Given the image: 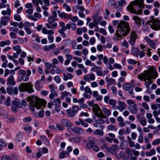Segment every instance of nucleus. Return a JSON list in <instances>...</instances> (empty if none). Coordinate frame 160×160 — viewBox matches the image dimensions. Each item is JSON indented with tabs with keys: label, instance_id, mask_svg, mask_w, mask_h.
<instances>
[{
	"label": "nucleus",
	"instance_id": "obj_1",
	"mask_svg": "<svg viewBox=\"0 0 160 160\" xmlns=\"http://www.w3.org/2000/svg\"><path fill=\"white\" fill-rule=\"evenodd\" d=\"M158 77V73L155 69L151 67L150 69L145 70L142 73L138 75V78L145 82L144 85L147 88Z\"/></svg>",
	"mask_w": 160,
	"mask_h": 160
},
{
	"label": "nucleus",
	"instance_id": "obj_2",
	"mask_svg": "<svg viewBox=\"0 0 160 160\" xmlns=\"http://www.w3.org/2000/svg\"><path fill=\"white\" fill-rule=\"evenodd\" d=\"M114 26L118 25L116 35L118 38H122L123 37L126 36L130 31L129 24L124 21H121L119 22L118 20H114L112 22Z\"/></svg>",
	"mask_w": 160,
	"mask_h": 160
},
{
	"label": "nucleus",
	"instance_id": "obj_3",
	"mask_svg": "<svg viewBox=\"0 0 160 160\" xmlns=\"http://www.w3.org/2000/svg\"><path fill=\"white\" fill-rule=\"evenodd\" d=\"M144 0H135L131 2L127 7V10L131 13L139 15L142 14L144 8Z\"/></svg>",
	"mask_w": 160,
	"mask_h": 160
},
{
	"label": "nucleus",
	"instance_id": "obj_4",
	"mask_svg": "<svg viewBox=\"0 0 160 160\" xmlns=\"http://www.w3.org/2000/svg\"><path fill=\"white\" fill-rule=\"evenodd\" d=\"M28 101L29 102V108L32 111H34L35 108L38 109L43 108L46 104V101L44 99H41L35 96H31L28 97Z\"/></svg>",
	"mask_w": 160,
	"mask_h": 160
},
{
	"label": "nucleus",
	"instance_id": "obj_5",
	"mask_svg": "<svg viewBox=\"0 0 160 160\" xmlns=\"http://www.w3.org/2000/svg\"><path fill=\"white\" fill-rule=\"evenodd\" d=\"M32 85L30 82L23 83L21 84L19 86V91L21 92L27 91L29 93H31L34 92V89L32 88Z\"/></svg>",
	"mask_w": 160,
	"mask_h": 160
},
{
	"label": "nucleus",
	"instance_id": "obj_6",
	"mask_svg": "<svg viewBox=\"0 0 160 160\" xmlns=\"http://www.w3.org/2000/svg\"><path fill=\"white\" fill-rule=\"evenodd\" d=\"M126 101L128 105V110L131 113L133 114H137L138 108L135 102L131 99L127 100Z\"/></svg>",
	"mask_w": 160,
	"mask_h": 160
},
{
	"label": "nucleus",
	"instance_id": "obj_7",
	"mask_svg": "<svg viewBox=\"0 0 160 160\" xmlns=\"http://www.w3.org/2000/svg\"><path fill=\"white\" fill-rule=\"evenodd\" d=\"M99 140L101 142H103L104 143L103 146L107 151L115 155L117 154V152L119 149L118 146L115 144L112 145L111 147H108L106 143L102 139H100Z\"/></svg>",
	"mask_w": 160,
	"mask_h": 160
},
{
	"label": "nucleus",
	"instance_id": "obj_8",
	"mask_svg": "<svg viewBox=\"0 0 160 160\" xmlns=\"http://www.w3.org/2000/svg\"><path fill=\"white\" fill-rule=\"evenodd\" d=\"M92 111L95 115L100 118H105L106 115L102 112L100 107L96 104H95L92 108Z\"/></svg>",
	"mask_w": 160,
	"mask_h": 160
},
{
	"label": "nucleus",
	"instance_id": "obj_9",
	"mask_svg": "<svg viewBox=\"0 0 160 160\" xmlns=\"http://www.w3.org/2000/svg\"><path fill=\"white\" fill-rule=\"evenodd\" d=\"M31 72L30 70L28 69L25 70L21 69L18 71V74L20 76H22V79L24 82L28 81L29 79V77L31 75Z\"/></svg>",
	"mask_w": 160,
	"mask_h": 160
},
{
	"label": "nucleus",
	"instance_id": "obj_10",
	"mask_svg": "<svg viewBox=\"0 0 160 160\" xmlns=\"http://www.w3.org/2000/svg\"><path fill=\"white\" fill-rule=\"evenodd\" d=\"M80 90L82 92L84 91L83 95L84 98L88 99L91 98L92 92L89 87L86 86L84 88L83 86H81L80 88Z\"/></svg>",
	"mask_w": 160,
	"mask_h": 160
},
{
	"label": "nucleus",
	"instance_id": "obj_11",
	"mask_svg": "<svg viewBox=\"0 0 160 160\" xmlns=\"http://www.w3.org/2000/svg\"><path fill=\"white\" fill-rule=\"evenodd\" d=\"M42 33L45 34H48V39L51 43H52L54 41V37L52 35L54 34V32L52 30H48L46 28H43L42 29Z\"/></svg>",
	"mask_w": 160,
	"mask_h": 160
},
{
	"label": "nucleus",
	"instance_id": "obj_12",
	"mask_svg": "<svg viewBox=\"0 0 160 160\" xmlns=\"http://www.w3.org/2000/svg\"><path fill=\"white\" fill-rule=\"evenodd\" d=\"M19 108H21V102L18 99L15 98L12 102V110L16 112Z\"/></svg>",
	"mask_w": 160,
	"mask_h": 160
},
{
	"label": "nucleus",
	"instance_id": "obj_13",
	"mask_svg": "<svg viewBox=\"0 0 160 160\" xmlns=\"http://www.w3.org/2000/svg\"><path fill=\"white\" fill-rule=\"evenodd\" d=\"M149 24L151 28L153 29L158 30L160 28V21L158 19L156 18L155 20L151 21Z\"/></svg>",
	"mask_w": 160,
	"mask_h": 160
},
{
	"label": "nucleus",
	"instance_id": "obj_14",
	"mask_svg": "<svg viewBox=\"0 0 160 160\" xmlns=\"http://www.w3.org/2000/svg\"><path fill=\"white\" fill-rule=\"evenodd\" d=\"M88 140V142L86 144V147L88 149H90L92 147L95 145L98 142L97 139L92 137H89Z\"/></svg>",
	"mask_w": 160,
	"mask_h": 160
},
{
	"label": "nucleus",
	"instance_id": "obj_15",
	"mask_svg": "<svg viewBox=\"0 0 160 160\" xmlns=\"http://www.w3.org/2000/svg\"><path fill=\"white\" fill-rule=\"evenodd\" d=\"M118 105L117 107V109L120 112L123 111L126 108L127 106L125 102L120 101H118Z\"/></svg>",
	"mask_w": 160,
	"mask_h": 160
},
{
	"label": "nucleus",
	"instance_id": "obj_16",
	"mask_svg": "<svg viewBox=\"0 0 160 160\" xmlns=\"http://www.w3.org/2000/svg\"><path fill=\"white\" fill-rule=\"evenodd\" d=\"M61 124L65 127H72V124L71 122L68 119H63L61 120Z\"/></svg>",
	"mask_w": 160,
	"mask_h": 160
},
{
	"label": "nucleus",
	"instance_id": "obj_17",
	"mask_svg": "<svg viewBox=\"0 0 160 160\" xmlns=\"http://www.w3.org/2000/svg\"><path fill=\"white\" fill-rule=\"evenodd\" d=\"M75 123L77 126H79L81 125L85 128L87 127L88 126V124L86 123L84 120L81 118L78 119L77 121L75 122Z\"/></svg>",
	"mask_w": 160,
	"mask_h": 160
},
{
	"label": "nucleus",
	"instance_id": "obj_18",
	"mask_svg": "<svg viewBox=\"0 0 160 160\" xmlns=\"http://www.w3.org/2000/svg\"><path fill=\"white\" fill-rule=\"evenodd\" d=\"M10 17L8 16L2 17L0 19V22L3 26H6L7 22L10 21Z\"/></svg>",
	"mask_w": 160,
	"mask_h": 160
},
{
	"label": "nucleus",
	"instance_id": "obj_19",
	"mask_svg": "<svg viewBox=\"0 0 160 160\" xmlns=\"http://www.w3.org/2000/svg\"><path fill=\"white\" fill-rule=\"evenodd\" d=\"M81 138L80 137H73L69 139V141L72 143L77 144L81 142Z\"/></svg>",
	"mask_w": 160,
	"mask_h": 160
},
{
	"label": "nucleus",
	"instance_id": "obj_20",
	"mask_svg": "<svg viewBox=\"0 0 160 160\" xmlns=\"http://www.w3.org/2000/svg\"><path fill=\"white\" fill-rule=\"evenodd\" d=\"M58 16L60 18H61L63 19H69L71 18V15L70 14H67L65 12L60 13L59 11H58Z\"/></svg>",
	"mask_w": 160,
	"mask_h": 160
},
{
	"label": "nucleus",
	"instance_id": "obj_21",
	"mask_svg": "<svg viewBox=\"0 0 160 160\" xmlns=\"http://www.w3.org/2000/svg\"><path fill=\"white\" fill-rule=\"evenodd\" d=\"M55 48V46L54 44H53L51 45H46L43 47V50L44 51L46 52L49 51L52 49H53Z\"/></svg>",
	"mask_w": 160,
	"mask_h": 160
},
{
	"label": "nucleus",
	"instance_id": "obj_22",
	"mask_svg": "<svg viewBox=\"0 0 160 160\" xmlns=\"http://www.w3.org/2000/svg\"><path fill=\"white\" fill-rule=\"evenodd\" d=\"M102 118L97 119L96 120L95 123H93V126L96 128H98V124H101L104 123L105 121Z\"/></svg>",
	"mask_w": 160,
	"mask_h": 160
},
{
	"label": "nucleus",
	"instance_id": "obj_23",
	"mask_svg": "<svg viewBox=\"0 0 160 160\" xmlns=\"http://www.w3.org/2000/svg\"><path fill=\"white\" fill-rule=\"evenodd\" d=\"M83 132V130L77 126L74 127L73 133L77 134H79L82 133Z\"/></svg>",
	"mask_w": 160,
	"mask_h": 160
},
{
	"label": "nucleus",
	"instance_id": "obj_24",
	"mask_svg": "<svg viewBox=\"0 0 160 160\" xmlns=\"http://www.w3.org/2000/svg\"><path fill=\"white\" fill-rule=\"evenodd\" d=\"M63 79L64 81H67L68 79H71L73 77L72 75L69 73H63Z\"/></svg>",
	"mask_w": 160,
	"mask_h": 160
},
{
	"label": "nucleus",
	"instance_id": "obj_25",
	"mask_svg": "<svg viewBox=\"0 0 160 160\" xmlns=\"http://www.w3.org/2000/svg\"><path fill=\"white\" fill-rule=\"evenodd\" d=\"M68 96H72V94L70 92H68L67 91H64L61 92V98L62 99H63L65 97Z\"/></svg>",
	"mask_w": 160,
	"mask_h": 160
},
{
	"label": "nucleus",
	"instance_id": "obj_26",
	"mask_svg": "<svg viewBox=\"0 0 160 160\" xmlns=\"http://www.w3.org/2000/svg\"><path fill=\"white\" fill-rule=\"evenodd\" d=\"M139 50L138 49L132 47L131 50L132 53L135 57H137L138 55Z\"/></svg>",
	"mask_w": 160,
	"mask_h": 160
},
{
	"label": "nucleus",
	"instance_id": "obj_27",
	"mask_svg": "<svg viewBox=\"0 0 160 160\" xmlns=\"http://www.w3.org/2000/svg\"><path fill=\"white\" fill-rule=\"evenodd\" d=\"M132 87L131 84L128 83H125L122 85V88L125 91H128L132 88Z\"/></svg>",
	"mask_w": 160,
	"mask_h": 160
},
{
	"label": "nucleus",
	"instance_id": "obj_28",
	"mask_svg": "<svg viewBox=\"0 0 160 160\" xmlns=\"http://www.w3.org/2000/svg\"><path fill=\"white\" fill-rule=\"evenodd\" d=\"M7 82L12 85H14L15 83L14 77L12 76H10L7 79Z\"/></svg>",
	"mask_w": 160,
	"mask_h": 160
},
{
	"label": "nucleus",
	"instance_id": "obj_29",
	"mask_svg": "<svg viewBox=\"0 0 160 160\" xmlns=\"http://www.w3.org/2000/svg\"><path fill=\"white\" fill-rule=\"evenodd\" d=\"M50 23H47L45 24L46 26L49 29H55L57 28V24L56 23H54L52 25Z\"/></svg>",
	"mask_w": 160,
	"mask_h": 160
},
{
	"label": "nucleus",
	"instance_id": "obj_30",
	"mask_svg": "<svg viewBox=\"0 0 160 160\" xmlns=\"http://www.w3.org/2000/svg\"><path fill=\"white\" fill-rule=\"evenodd\" d=\"M120 157L123 160H129L126 154L123 151H121L119 153Z\"/></svg>",
	"mask_w": 160,
	"mask_h": 160
},
{
	"label": "nucleus",
	"instance_id": "obj_31",
	"mask_svg": "<svg viewBox=\"0 0 160 160\" xmlns=\"http://www.w3.org/2000/svg\"><path fill=\"white\" fill-rule=\"evenodd\" d=\"M93 133L97 135L102 136L104 134V132L103 130L99 129H97L93 132Z\"/></svg>",
	"mask_w": 160,
	"mask_h": 160
},
{
	"label": "nucleus",
	"instance_id": "obj_32",
	"mask_svg": "<svg viewBox=\"0 0 160 160\" xmlns=\"http://www.w3.org/2000/svg\"><path fill=\"white\" fill-rule=\"evenodd\" d=\"M11 12V10L9 8H8L7 10H2L1 12V13L3 16H5L6 15H10Z\"/></svg>",
	"mask_w": 160,
	"mask_h": 160
},
{
	"label": "nucleus",
	"instance_id": "obj_33",
	"mask_svg": "<svg viewBox=\"0 0 160 160\" xmlns=\"http://www.w3.org/2000/svg\"><path fill=\"white\" fill-rule=\"evenodd\" d=\"M132 19L135 21L136 23L139 25H140L141 24V19L138 16H134L132 18Z\"/></svg>",
	"mask_w": 160,
	"mask_h": 160
},
{
	"label": "nucleus",
	"instance_id": "obj_34",
	"mask_svg": "<svg viewBox=\"0 0 160 160\" xmlns=\"http://www.w3.org/2000/svg\"><path fill=\"white\" fill-rule=\"evenodd\" d=\"M102 110L105 114L108 116H110L111 114L110 111L106 108H102Z\"/></svg>",
	"mask_w": 160,
	"mask_h": 160
},
{
	"label": "nucleus",
	"instance_id": "obj_35",
	"mask_svg": "<svg viewBox=\"0 0 160 160\" xmlns=\"http://www.w3.org/2000/svg\"><path fill=\"white\" fill-rule=\"evenodd\" d=\"M57 20V18L52 16H49L48 19V22L50 24H52Z\"/></svg>",
	"mask_w": 160,
	"mask_h": 160
},
{
	"label": "nucleus",
	"instance_id": "obj_36",
	"mask_svg": "<svg viewBox=\"0 0 160 160\" xmlns=\"http://www.w3.org/2000/svg\"><path fill=\"white\" fill-rule=\"evenodd\" d=\"M66 111L70 117H74L76 115V114L72 109H68L66 110Z\"/></svg>",
	"mask_w": 160,
	"mask_h": 160
},
{
	"label": "nucleus",
	"instance_id": "obj_37",
	"mask_svg": "<svg viewBox=\"0 0 160 160\" xmlns=\"http://www.w3.org/2000/svg\"><path fill=\"white\" fill-rule=\"evenodd\" d=\"M156 42H158L157 40H155L154 41H153L152 40H151L149 43H148L150 46L153 49H155L156 48Z\"/></svg>",
	"mask_w": 160,
	"mask_h": 160
},
{
	"label": "nucleus",
	"instance_id": "obj_38",
	"mask_svg": "<svg viewBox=\"0 0 160 160\" xmlns=\"http://www.w3.org/2000/svg\"><path fill=\"white\" fill-rule=\"evenodd\" d=\"M17 53H20L21 52V49L20 48V46L19 45H17L14 46L12 48Z\"/></svg>",
	"mask_w": 160,
	"mask_h": 160
},
{
	"label": "nucleus",
	"instance_id": "obj_39",
	"mask_svg": "<svg viewBox=\"0 0 160 160\" xmlns=\"http://www.w3.org/2000/svg\"><path fill=\"white\" fill-rule=\"evenodd\" d=\"M115 2L113 0H109L108 2V6L110 8H113L115 6Z\"/></svg>",
	"mask_w": 160,
	"mask_h": 160
},
{
	"label": "nucleus",
	"instance_id": "obj_40",
	"mask_svg": "<svg viewBox=\"0 0 160 160\" xmlns=\"http://www.w3.org/2000/svg\"><path fill=\"white\" fill-rule=\"evenodd\" d=\"M140 124L143 126H145L147 125V121L145 117H143L139 121Z\"/></svg>",
	"mask_w": 160,
	"mask_h": 160
},
{
	"label": "nucleus",
	"instance_id": "obj_41",
	"mask_svg": "<svg viewBox=\"0 0 160 160\" xmlns=\"http://www.w3.org/2000/svg\"><path fill=\"white\" fill-rule=\"evenodd\" d=\"M93 67L91 69V70L92 71L96 72L98 70H101L102 69V68H101L97 66L94 64V65H93Z\"/></svg>",
	"mask_w": 160,
	"mask_h": 160
},
{
	"label": "nucleus",
	"instance_id": "obj_42",
	"mask_svg": "<svg viewBox=\"0 0 160 160\" xmlns=\"http://www.w3.org/2000/svg\"><path fill=\"white\" fill-rule=\"evenodd\" d=\"M34 86L37 89H40L41 87L40 81H37L34 84Z\"/></svg>",
	"mask_w": 160,
	"mask_h": 160
},
{
	"label": "nucleus",
	"instance_id": "obj_43",
	"mask_svg": "<svg viewBox=\"0 0 160 160\" xmlns=\"http://www.w3.org/2000/svg\"><path fill=\"white\" fill-rule=\"evenodd\" d=\"M160 143V139L157 138L153 140L152 142V144L153 146L158 145Z\"/></svg>",
	"mask_w": 160,
	"mask_h": 160
},
{
	"label": "nucleus",
	"instance_id": "obj_44",
	"mask_svg": "<svg viewBox=\"0 0 160 160\" xmlns=\"http://www.w3.org/2000/svg\"><path fill=\"white\" fill-rule=\"evenodd\" d=\"M32 37L34 38L35 40L38 42H40V38L39 37L37 34H33L32 35Z\"/></svg>",
	"mask_w": 160,
	"mask_h": 160
},
{
	"label": "nucleus",
	"instance_id": "obj_45",
	"mask_svg": "<svg viewBox=\"0 0 160 160\" xmlns=\"http://www.w3.org/2000/svg\"><path fill=\"white\" fill-rule=\"evenodd\" d=\"M108 103L112 106L114 107L116 104V102L113 99H110L109 100Z\"/></svg>",
	"mask_w": 160,
	"mask_h": 160
},
{
	"label": "nucleus",
	"instance_id": "obj_46",
	"mask_svg": "<svg viewBox=\"0 0 160 160\" xmlns=\"http://www.w3.org/2000/svg\"><path fill=\"white\" fill-rule=\"evenodd\" d=\"M53 103L54 105H57L61 103L60 99L59 98H57L54 99L53 101Z\"/></svg>",
	"mask_w": 160,
	"mask_h": 160
},
{
	"label": "nucleus",
	"instance_id": "obj_47",
	"mask_svg": "<svg viewBox=\"0 0 160 160\" xmlns=\"http://www.w3.org/2000/svg\"><path fill=\"white\" fill-rule=\"evenodd\" d=\"M85 63L86 66H93V65H94V63H92L91 61L90 60H86Z\"/></svg>",
	"mask_w": 160,
	"mask_h": 160
},
{
	"label": "nucleus",
	"instance_id": "obj_48",
	"mask_svg": "<svg viewBox=\"0 0 160 160\" xmlns=\"http://www.w3.org/2000/svg\"><path fill=\"white\" fill-rule=\"evenodd\" d=\"M13 88L12 87H8L6 91L9 94H12L13 93Z\"/></svg>",
	"mask_w": 160,
	"mask_h": 160
},
{
	"label": "nucleus",
	"instance_id": "obj_49",
	"mask_svg": "<svg viewBox=\"0 0 160 160\" xmlns=\"http://www.w3.org/2000/svg\"><path fill=\"white\" fill-rule=\"evenodd\" d=\"M138 142L139 143H142L143 142V138L142 134H141L138 136Z\"/></svg>",
	"mask_w": 160,
	"mask_h": 160
},
{
	"label": "nucleus",
	"instance_id": "obj_50",
	"mask_svg": "<svg viewBox=\"0 0 160 160\" xmlns=\"http://www.w3.org/2000/svg\"><path fill=\"white\" fill-rule=\"evenodd\" d=\"M79 107L76 105H74L72 107V110L76 114L77 112L79 110Z\"/></svg>",
	"mask_w": 160,
	"mask_h": 160
},
{
	"label": "nucleus",
	"instance_id": "obj_51",
	"mask_svg": "<svg viewBox=\"0 0 160 160\" xmlns=\"http://www.w3.org/2000/svg\"><path fill=\"white\" fill-rule=\"evenodd\" d=\"M107 82L110 84H114L116 81L115 80L112 78H109L107 80Z\"/></svg>",
	"mask_w": 160,
	"mask_h": 160
},
{
	"label": "nucleus",
	"instance_id": "obj_52",
	"mask_svg": "<svg viewBox=\"0 0 160 160\" xmlns=\"http://www.w3.org/2000/svg\"><path fill=\"white\" fill-rule=\"evenodd\" d=\"M108 129L109 130L115 131L117 130V128L113 125H109L108 126Z\"/></svg>",
	"mask_w": 160,
	"mask_h": 160
},
{
	"label": "nucleus",
	"instance_id": "obj_53",
	"mask_svg": "<svg viewBox=\"0 0 160 160\" xmlns=\"http://www.w3.org/2000/svg\"><path fill=\"white\" fill-rule=\"evenodd\" d=\"M137 36L136 34L134 32H132L131 33V35L130 36V38L132 39H135L136 40L137 38Z\"/></svg>",
	"mask_w": 160,
	"mask_h": 160
},
{
	"label": "nucleus",
	"instance_id": "obj_54",
	"mask_svg": "<svg viewBox=\"0 0 160 160\" xmlns=\"http://www.w3.org/2000/svg\"><path fill=\"white\" fill-rule=\"evenodd\" d=\"M15 20L18 21H20L21 20V18L20 16L17 14H15L14 16Z\"/></svg>",
	"mask_w": 160,
	"mask_h": 160
},
{
	"label": "nucleus",
	"instance_id": "obj_55",
	"mask_svg": "<svg viewBox=\"0 0 160 160\" xmlns=\"http://www.w3.org/2000/svg\"><path fill=\"white\" fill-rule=\"evenodd\" d=\"M58 96L57 93L56 92H51V93L49 95V98L50 99L53 98L55 97Z\"/></svg>",
	"mask_w": 160,
	"mask_h": 160
},
{
	"label": "nucleus",
	"instance_id": "obj_56",
	"mask_svg": "<svg viewBox=\"0 0 160 160\" xmlns=\"http://www.w3.org/2000/svg\"><path fill=\"white\" fill-rule=\"evenodd\" d=\"M118 3L119 6H122L126 4V2L125 0H121L118 2Z\"/></svg>",
	"mask_w": 160,
	"mask_h": 160
},
{
	"label": "nucleus",
	"instance_id": "obj_57",
	"mask_svg": "<svg viewBox=\"0 0 160 160\" xmlns=\"http://www.w3.org/2000/svg\"><path fill=\"white\" fill-rule=\"evenodd\" d=\"M98 23L95 22H91L89 24V27L91 28H92L94 27H97Z\"/></svg>",
	"mask_w": 160,
	"mask_h": 160
},
{
	"label": "nucleus",
	"instance_id": "obj_58",
	"mask_svg": "<svg viewBox=\"0 0 160 160\" xmlns=\"http://www.w3.org/2000/svg\"><path fill=\"white\" fill-rule=\"evenodd\" d=\"M111 89L112 91V93L114 95H116L117 93V91L116 88L114 86H112L111 87Z\"/></svg>",
	"mask_w": 160,
	"mask_h": 160
},
{
	"label": "nucleus",
	"instance_id": "obj_59",
	"mask_svg": "<svg viewBox=\"0 0 160 160\" xmlns=\"http://www.w3.org/2000/svg\"><path fill=\"white\" fill-rule=\"evenodd\" d=\"M63 7L68 12H69L71 10L70 7L66 4H64L63 5Z\"/></svg>",
	"mask_w": 160,
	"mask_h": 160
},
{
	"label": "nucleus",
	"instance_id": "obj_60",
	"mask_svg": "<svg viewBox=\"0 0 160 160\" xmlns=\"http://www.w3.org/2000/svg\"><path fill=\"white\" fill-rule=\"evenodd\" d=\"M49 88L51 90L50 92H55V87L53 84H51L49 85Z\"/></svg>",
	"mask_w": 160,
	"mask_h": 160
},
{
	"label": "nucleus",
	"instance_id": "obj_61",
	"mask_svg": "<svg viewBox=\"0 0 160 160\" xmlns=\"http://www.w3.org/2000/svg\"><path fill=\"white\" fill-rule=\"evenodd\" d=\"M128 62L130 64H135L137 62L135 60L132 59H129L128 60Z\"/></svg>",
	"mask_w": 160,
	"mask_h": 160
},
{
	"label": "nucleus",
	"instance_id": "obj_62",
	"mask_svg": "<svg viewBox=\"0 0 160 160\" xmlns=\"http://www.w3.org/2000/svg\"><path fill=\"white\" fill-rule=\"evenodd\" d=\"M99 32L102 33L104 35H107V32L104 28H100L99 29Z\"/></svg>",
	"mask_w": 160,
	"mask_h": 160
},
{
	"label": "nucleus",
	"instance_id": "obj_63",
	"mask_svg": "<svg viewBox=\"0 0 160 160\" xmlns=\"http://www.w3.org/2000/svg\"><path fill=\"white\" fill-rule=\"evenodd\" d=\"M11 103V99L9 97H8L5 101V104L7 106H9Z\"/></svg>",
	"mask_w": 160,
	"mask_h": 160
},
{
	"label": "nucleus",
	"instance_id": "obj_64",
	"mask_svg": "<svg viewBox=\"0 0 160 160\" xmlns=\"http://www.w3.org/2000/svg\"><path fill=\"white\" fill-rule=\"evenodd\" d=\"M2 160H11L10 157L8 155H4L1 158Z\"/></svg>",
	"mask_w": 160,
	"mask_h": 160
}]
</instances>
